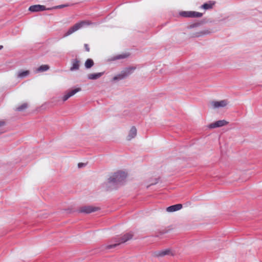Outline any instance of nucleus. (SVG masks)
Listing matches in <instances>:
<instances>
[{
  "label": "nucleus",
  "instance_id": "6ab92c4d",
  "mask_svg": "<svg viewBox=\"0 0 262 262\" xmlns=\"http://www.w3.org/2000/svg\"><path fill=\"white\" fill-rule=\"evenodd\" d=\"M94 65V62L91 59H88L85 62V66L87 69L91 68Z\"/></svg>",
  "mask_w": 262,
  "mask_h": 262
},
{
  "label": "nucleus",
  "instance_id": "20e7f679",
  "mask_svg": "<svg viewBox=\"0 0 262 262\" xmlns=\"http://www.w3.org/2000/svg\"><path fill=\"white\" fill-rule=\"evenodd\" d=\"M135 69V68L129 67L127 68L122 71L121 73L116 76H115L113 78L114 80L118 79H122L131 74L133 71Z\"/></svg>",
  "mask_w": 262,
  "mask_h": 262
},
{
  "label": "nucleus",
  "instance_id": "7ed1b4c3",
  "mask_svg": "<svg viewBox=\"0 0 262 262\" xmlns=\"http://www.w3.org/2000/svg\"><path fill=\"white\" fill-rule=\"evenodd\" d=\"M133 233L132 232L127 233L121 237V238L118 241V243L112 245H108L106 246V248L107 249H111L116 247L120 244L125 243L127 241L132 239L133 237Z\"/></svg>",
  "mask_w": 262,
  "mask_h": 262
},
{
  "label": "nucleus",
  "instance_id": "9d476101",
  "mask_svg": "<svg viewBox=\"0 0 262 262\" xmlns=\"http://www.w3.org/2000/svg\"><path fill=\"white\" fill-rule=\"evenodd\" d=\"M228 124V122L225 120H219L214 123H211L209 125L210 128H214L216 127H222Z\"/></svg>",
  "mask_w": 262,
  "mask_h": 262
},
{
  "label": "nucleus",
  "instance_id": "f257e3e1",
  "mask_svg": "<svg viewBox=\"0 0 262 262\" xmlns=\"http://www.w3.org/2000/svg\"><path fill=\"white\" fill-rule=\"evenodd\" d=\"M90 24L87 21H81L73 25L72 27L70 28L67 32L64 34L63 37H67L75 32L77 31L79 29H81L83 27L86 25H89Z\"/></svg>",
  "mask_w": 262,
  "mask_h": 262
},
{
  "label": "nucleus",
  "instance_id": "dca6fc26",
  "mask_svg": "<svg viewBox=\"0 0 262 262\" xmlns=\"http://www.w3.org/2000/svg\"><path fill=\"white\" fill-rule=\"evenodd\" d=\"M103 73H93L89 74L88 77L89 79H97L100 78L102 75Z\"/></svg>",
  "mask_w": 262,
  "mask_h": 262
},
{
  "label": "nucleus",
  "instance_id": "39448f33",
  "mask_svg": "<svg viewBox=\"0 0 262 262\" xmlns=\"http://www.w3.org/2000/svg\"><path fill=\"white\" fill-rule=\"evenodd\" d=\"M174 253L171 249H166L160 251H156L152 253V255L155 257H163L166 255H174Z\"/></svg>",
  "mask_w": 262,
  "mask_h": 262
},
{
  "label": "nucleus",
  "instance_id": "4be33fe9",
  "mask_svg": "<svg viewBox=\"0 0 262 262\" xmlns=\"http://www.w3.org/2000/svg\"><path fill=\"white\" fill-rule=\"evenodd\" d=\"M85 49L86 51L89 52L90 51V48L89 47V45L88 44H84V45Z\"/></svg>",
  "mask_w": 262,
  "mask_h": 262
},
{
  "label": "nucleus",
  "instance_id": "412c9836",
  "mask_svg": "<svg viewBox=\"0 0 262 262\" xmlns=\"http://www.w3.org/2000/svg\"><path fill=\"white\" fill-rule=\"evenodd\" d=\"M70 5H71L70 4H64V5H61L57 6L55 8L56 9H61V8H63L66 7L70 6Z\"/></svg>",
  "mask_w": 262,
  "mask_h": 262
},
{
  "label": "nucleus",
  "instance_id": "b1692460",
  "mask_svg": "<svg viewBox=\"0 0 262 262\" xmlns=\"http://www.w3.org/2000/svg\"><path fill=\"white\" fill-rule=\"evenodd\" d=\"M85 165V164L84 163H79L78 164V166L79 168H81V167L84 166Z\"/></svg>",
  "mask_w": 262,
  "mask_h": 262
},
{
  "label": "nucleus",
  "instance_id": "6e6552de",
  "mask_svg": "<svg viewBox=\"0 0 262 262\" xmlns=\"http://www.w3.org/2000/svg\"><path fill=\"white\" fill-rule=\"evenodd\" d=\"M98 209V207L91 206H85L81 207L79 209V211L82 213H90L97 211Z\"/></svg>",
  "mask_w": 262,
  "mask_h": 262
},
{
  "label": "nucleus",
  "instance_id": "9b49d317",
  "mask_svg": "<svg viewBox=\"0 0 262 262\" xmlns=\"http://www.w3.org/2000/svg\"><path fill=\"white\" fill-rule=\"evenodd\" d=\"M29 10L32 12H38L46 10V8L45 6L36 5L30 6Z\"/></svg>",
  "mask_w": 262,
  "mask_h": 262
},
{
  "label": "nucleus",
  "instance_id": "a878e982",
  "mask_svg": "<svg viewBox=\"0 0 262 262\" xmlns=\"http://www.w3.org/2000/svg\"><path fill=\"white\" fill-rule=\"evenodd\" d=\"M3 48V46H0V50H1Z\"/></svg>",
  "mask_w": 262,
  "mask_h": 262
},
{
  "label": "nucleus",
  "instance_id": "2eb2a0df",
  "mask_svg": "<svg viewBox=\"0 0 262 262\" xmlns=\"http://www.w3.org/2000/svg\"><path fill=\"white\" fill-rule=\"evenodd\" d=\"M30 74L29 70L20 71L17 73V77L19 78H24L27 77Z\"/></svg>",
  "mask_w": 262,
  "mask_h": 262
},
{
  "label": "nucleus",
  "instance_id": "1a4fd4ad",
  "mask_svg": "<svg viewBox=\"0 0 262 262\" xmlns=\"http://www.w3.org/2000/svg\"><path fill=\"white\" fill-rule=\"evenodd\" d=\"M81 90V88H78L69 91L62 97V100L63 101H67L69 98L74 96L77 92H80Z\"/></svg>",
  "mask_w": 262,
  "mask_h": 262
},
{
  "label": "nucleus",
  "instance_id": "f8f14e48",
  "mask_svg": "<svg viewBox=\"0 0 262 262\" xmlns=\"http://www.w3.org/2000/svg\"><path fill=\"white\" fill-rule=\"evenodd\" d=\"M182 208V205L178 204L170 206L166 208V211L169 212H174L180 210Z\"/></svg>",
  "mask_w": 262,
  "mask_h": 262
},
{
  "label": "nucleus",
  "instance_id": "ddd939ff",
  "mask_svg": "<svg viewBox=\"0 0 262 262\" xmlns=\"http://www.w3.org/2000/svg\"><path fill=\"white\" fill-rule=\"evenodd\" d=\"M137 135V129L135 126H132L129 130L128 135L127 137V140H130L133 138H135Z\"/></svg>",
  "mask_w": 262,
  "mask_h": 262
},
{
  "label": "nucleus",
  "instance_id": "aec40b11",
  "mask_svg": "<svg viewBox=\"0 0 262 262\" xmlns=\"http://www.w3.org/2000/svg\"><path fill=\"white\" fill-rule=\"evenodd\" d=\"M28 107V104L27 103H24L21 105L18 106L16 110L17 111H22L26 109Z\"/></svg>",
  "mask_w": 262,
  "mask_h": 262
},
{
  "label": "nucleus",
  "instance_id": "5701e85b",
  "mask_svg": "<svg viewBox=\"0 0 262 262\" xmlns=\"http://www.w3.org/2000/svg\"><path fill=\"white\" fill-rule=\"evenodd\" d=\"M127 56H126L125 55H120L119 56H117V59H121V58H124L125 57H126Z\"/></svg>",
  "mask_w": 262,
  "mask_h": 262
},
{
  "label": "nucleus",
  "instance_id": "a211bd4d",
  "mask_svg": "<svg viewBox=\"0 0 262 262\" xmlns=\"http://www.w3.org/2000/svg\"><path fill=\"white\" fill-rule=\"evenodd\" d=\"M214 3L211 2H209L208 3H205V4H203L201 6V8L204 9H205V10L210 9H211L212 8V7L214 5Z\"/></svg>",
  "mask_w": 262,
  "mask_h": 262
},
{
  "label": "nucleus",
  "instance_id": "0eeeda50",
  "mask_svg": "<svg viewBox=\"0 0 262 262\" xmlns=\"http://www.w3.org/2000/svg\"><path fill=\"white\" fill-rule=\"evenodd\" d=\"M227 104L228 101L226 100H223L220 101H212L210 102V105L213 108L223 107L226 106Z\"/></svg>",
  "mask_w": 262,
  "mask_h": 262
},
{
  "label": "nucleus",
  "instance_id": "f03ea898",
  "mask_svg": "<svg viewBox=\"0 0 262 262\" xmlns=\"http://www.w3.org/2000/svg\"><path fill=\"white\" fill-rule=\"evenodd\" d=\"M126 177V173L123 171H118L115 173L109 179L110 183H120L123 182Z\"/></svg>",
  "mask_w": 262,
  "mask_h": 262
},
{
  "label": "nucleus",
  "instance_id": "393cba45",
  "mask_svg": "<svg viewBox=\"0 0 262 262\" xmlns=\"http://www.w3.org/2000/svg\"><path fill=\"white\" fill-rule=\"evenodd\" d=\"M5 124V122L4 121H0V127L3 126Z\"/></svg>",
  "mask_w": 262,
  "mask_h": 262
},
{
  "label": "nucleus",
  "instance_id": "4468645a",
  "mask_svg": "<svg viewBox=\"0 0 262 262\" xmlns=\"http://www.w3.org/2000/svg\"><path fill=\"white\" fill-rule=\"evenodd\" d=\"M72 66L70 68L71 71L77 70L79 68L80 61L77 59H73L72 61Z\"/></svg>",
  "mask_w": 262,
  "mask_h": 262
},
{
  "label": "nucleus",
  "instance_id": "f3484780",
  "mask_svg": "<svg viewBox=\"0 0 262 262\" xmlns=\"http://www.w3.org/2000/svg\"><path fill=\"white\" fill-rule=\"evenodd\" d=\"M50 69V67L47 64H43L40 66L36 70V72H43L48 71Z\"/></svg>",
  "mask_w": 262,
  "mask_h": 262
},
{
  "label": "nucleus",
  "instance_id": "423d86ee",
  "mask_svg": "<svg viewBox=\"0 0 262 262\" xmlns=\"http://www.w3.org/2000/svg\"><path fill=\"white\" fill-rule=\"evenodd\" d=\"M180 15L184 17L198 18L202 16L203 14L195 11H181Z\"/></svg>",
  "mask_w": 262,
  "mask_h": 262
}]
</instances>
